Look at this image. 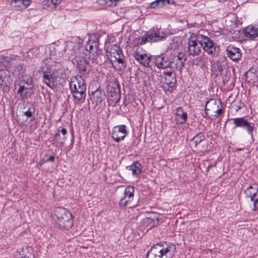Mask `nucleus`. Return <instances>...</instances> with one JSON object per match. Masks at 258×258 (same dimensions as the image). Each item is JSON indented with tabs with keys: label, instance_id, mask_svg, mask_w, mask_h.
<instances>
[{
	"label": "nucleus",
	"instance_id": "f704fd0d",
	"mask_svg": "<svg viewBox=\"0 0 258 258\" xmlns=\"http://www.w3.org/2000/svg\"><path fill=\"white\" fill-rule=\"evenodd\" d=\"M60 2L61 0H45L43 3L44 6H47L51 9H55Z\"/></svg>",
	"mask_w": 258,
	"mask_h": 258
},
{
	"label": "nucleus",
	"instance_id": "5701e85b",
	"mask_svg": "<svg viewBox=\"0 0 258 258\" xmlns=\"http://www.w3.org/2000/svg\"><path fill=\"white\" fill-rule=\"evenodd\" d=\"M134 57L144 67H149L150 58L147 54H140L138 51H135L134 53Z\"/></svg>",
	"mask_w": 258,
	"mask_h": 258
},
{
	"label": "nucleus",
	"instance_id": "c9c22d12",
	"mask_svg": "<svg viewBox=\"0 0 258 258\" xmlns=\"http://www.w3.org/2000/svg\"><path fill=\"white\" fill-rule=\"evenodd\" d=\"M137 44L139 45H143L145 44L147 42H150V38L149 34L147 32L144 35L137 38Z\"/></svg>",
	"mask_w": 258,
	"mask_h": 258
},
{
	"label": "nucleus",
	"instance_id": "864d4df0",
	"mask_svg": "<svg viewBox=\"0 0 258 258\" xmlns=\"http://www.w3.org/2000/svg\"><path fill=\"white\" fill-rule=\"evenodd\" d=\"M247 198H249L250 199V201L251 202H253L256 198L253 197H246Z\"/></svg>",
	"mask_w": 258,
	"mask_h": 258
},
{
	"label": "nucleus",
	"instance_id": "3c124183",
	"mask_svg": "<svg viewBox=\"0 0 258 258\" xmlns=\"http://www.w3.org/2000/svg\"><path fill=\"white\" fill-rule=\"evenodd\" d=\"M46 163V162L45 161V159L44 158V157H43L42 159H41L40 161H39V164L40 165H43L44 163Z\"/></svg>",
	"mask_w": 258,
	"mask_h": 258
},
{
	"label": "nucleus",
	"instance_id": "79ce46f5",
	"mask_svg": "<svg viewBox=\"0 0 258 258\" xmlns=\"http://www.w3.org/2000/svg\"><path fill=\"white\" fill-rule=\"evenodd\" d=\"M217 102L216 101V103ZM218 102H219V104L221 105V107H219V105H217L216 104V107H217L218 108L216 110H214V112L216 113V114L214 115L216 118L220 117L222 115V114H223V110L221 108V107H222L221 101L220 100H219L218 101Z\"/></svg>",
	"mask_w": 258,
	"mask_h": 258
},
{
	"label": "nucleus",
	"instance_id": "7c9ffc66",
	"mask_svg": "<svg viewBox=\"0 0 258 258\" xmlns=\"http://www.w3.org/2000/svg\"><path fill=\"white\" fill-rule=\"evenodd\" d=\"M170 0H156L150 4V7L153 9L161 8L169 5Z\"/></svg>",
	"mask_w": 258,
	"mask_h": 258
},
{
	"label": "nucleus",
	"instance_id": "a211bd4d",
	"mask_svg": "<svg viewBox=\"0 0 258 258\" xmlns=\"http://www.w3.org/2000/svg\"><path fill=\"white\" fill-rule=\"evenodd\" d=\"M227 56L232 60L236 61L241 58L242 53L239 48L230 45L226 49Z\"/></svg>",
	"mask_w": 258,
	"mask_h": 258
},
{
	"label": "nucleus",
	"instance_id": "7ed1b4c3",
	"mask_svg": "<svg viewBox=\"0 0 258 258\" xmlns=\"http://www.w3.org/2000/svg\"><path fill=\"white\" fill-rule=\"evenodd\" d=\"M85 47L82 40L76 37L71 41L66 42V47L64 49L66 55L69 59L74 60L79 56H86V53H84Z\"/></svg>",
	"mask_w": 258,
	"mask_h": 258
},
{
	"label": "nucleus",
	"instance_id": "393cba45",
	"mask_svg": "<svg viewBox=\"0 0 258 258\" xmlns=\"http://www.w3.org/2000/svg\"><path fill=\"white\" fill-rule=\"evenodd\" d=\"M30 0H12L11 5L17 10L25 9L30 4Z\"/></svg>",
	"mask_w": 258,
	"mask_h": 258
},
{
	"label": "nucleus",
	"instance_id": "cd10ccee",
	"mask_svg": "<svg viewBox=\"0 0 258 258\" xmlns=\"http://www.w3.org/2000/svg\"><path fill=\"white\" fill-rule=\"evenodd\" d=\"M10 76V72L2 62H0V81L5 83V79Z\"/></svg>",
	"mask_w": 258,
	"mask_h": 258
},
{
	"label": "nucleus",
	"instance_id": "603ef678",
	"mask_svg": "<svg viewBox=\"0 0 258 258\" xmlns=\"http://www.w3.org/2000/svg\"><path fill=\"white\" fill-rule=\"evenodd\" d=\"M217 70L219 72H222V66L220 65V64L218 65V67H217Z\"/></svg>",
	"mask_w": 258,
	"mask_h": 258
},
{
	"label": "nucleus",
	"instance_id": "a18cd8bd",
	"mask_svg": "<svg viewBox=\"0 0 258 258\" xmlns=\"http://www.w3.org/2000/svg\"><path fill=\"white\" fill-rule=\"evenodd\" d=\"M252 210L253 211H256L258 210V198H256L253 201V208Z\"/></svg>",
	"mask_w": 258,
	"mask_h": 258
},
{
	"label": "nucleus",
	"instance_id": "f8f14e48",
	"mask_svg": "<svg viewBox=\"0 0 258 258\" xmlns=\"http://www.w3.org/2000/svg\"><path fill=\"white\" fill-rule=\"evenodd\" d=\"M233 121L234 126L233 129L237 127H241L247 130L248 134L252 135V132L254 128V124L252 122H249L244 117H237L231 119Z\"/></svg>",
	"mask_w": 258,
	"mask_h": 258
},
{
	"label": "nucleus",
	"instance_id": "c03bdc74",
	"mask_svg": "<svg viewBox=\"0 0 258 258\" xmlns=\"http://www.w3.org/2000/svg\"><path fill=\"white\" fill-rule=\"evenodd\" d=\"M44 158L45 159V161L46 162H54L55 160L54 157L52 155L48 156L47 154H46L44 157Z\"/></svg>",
	"mask_w": 258,
	"mask_h": 258
},
{
	"label": "nucleus",
	"instance_id": "f3484780",
	"mask_svg": "<svg viewBox=\"0 0 258 258\" xmlns=\"http://www.w3.org/2000/svg\"><path fill=\"white\" fill-rule=\"evenodd\" d=\"M150 42H157L163 41L166 38V34L163 31H160L158 28H152L148 31Z\"/></svg>",
	"mask_w": 258,
	"mask_h": 258
},
{
	"label": "nucleus",
	"instance_id": "37998d69",
	"mask_svg": "<svg viewBox=\"0 0 258 258\" xmlns=\"http://www.w3.org/2000/svg\"><path fill=\"white\" fill-rule=\"evenodd\" d=\"M94 46L95 44L93 42H91V40H89L88 42L87 45L86 46V47H85V50H84V53H86V56L87 55V53L93 49L94 48Z\"/></svg>",
	"mask_w": 258,
	"mask_h": 258
},
{
	"label": "nucleus",
	"instance_id": "9d476101",
	"mask_svg": "<svg viewBox=\"0 0 258 258\" xmlns=\"http://www.w3.org/2000/svg\"><path fill=\"white\" fill-rule=\"evenodd\" d=\"M67 130L63 126H59L53 135L52 144L55 147H61L67 140Z\"/></svg>",
	"mask_w": 258,
	"mask_h": 258
},
{
	"label": "nucleus",
	"instance_id": "2f4dec72",
	"mask_svg": "<svg viewBox=\"0 0 258 258\" xmlns=\"http://www.w3.org/2000/svg\"><path fill=\"white\" fill-rule=\"evenodd\" d=\"M17 107L19 113H20L21 111L28 110V109L29 108H31L32 109L35 108L31 103L28 101H26L25 100L22 101V103H19Z\"/></svg>",
	"mask_w": 258,
	"mask_h": 258
},
{
	"label": "nucleus",
	"instance_id": "39448f33",
	"mask_svg": "<svg viewBox=\"0 0 258 258\" xmlns=\"http://www.w3.org/2000/svg\"><path fill=\"white\" fill-rule=\"evenodd\" d=\"M106 55L111 62H117L118 65L114 67L117 70H123L125 67V61L121 49L118 46L111 45L109 50L106 52Z\"/></svg>",
	"mask_w": 258,
	"mask_h": 258
},
{
	"label": "nucleus",
	"instance_id": "f03ea898",
	"mask_svg": "<svg viewBox=\"0 0 258 258\" xmlns=\"http://www.w3.org/2000/svg\"><path fill=\"white\" fill-rule=\"evenodd\" d=\"M69 86L74 99L83 102L86 96V86L82 76H77L72 77Z\"/></svg>",
	"mask_w": 258,
	"mask_h": 258
},
{
	"label": "nucleus",
	"instance_id": "b1692460",
	"mask_svg": "<svg viewBox=\"0 0 258 258\" xmlns=\"http://www.w3.org/2000/svg\"><path fill=\"white\" fill-rule=\"evenodd\" d=\"M33 88H29V87L19 88L17 92V94L20 96V99L22 101H24L30 97L33 93Z\"/></svg>",
	"mask_w": 258,
	"mask_h": 258
},
{
	"label": "nucleus",
	"instance_id": "5fc2aeb1",
	"mask_svg": "<svg viewBox=\"0 0 258 258\" xmlns=\"http://www.w3.org/2000/svg\"><path fill=\"white\" fill-rule=\"evenodd\" d=\"M73 139H72V144H71L72 146H73Z\"/></svg>",
	"mask_w": 258,
	"mask_h": 258
},
{
	"label": "nucleus",
	"instance_id": "c85d7f7f",
	"mask_svg": "<svg viewBox=\"0 0 258 258\" xmlns=\"http://www.w3.org/2000/svg\"><path fill=\"white\" fill-rule=\"evenodd\" d=\"M206 140V137L205 135V133L200 132L199 133L197 134L191 140L190 142H193L194 143V146L196 147L198 145H199L202 141H204Z\"/></svg>",
	"mask_w": 258,
	"mask_h": 258
},
{
	"label": "nucleus",
	"instance_id": "c756f323",
	"mask_svg": "<svg viewBox=\"0 0 258 258\" xmlns=\"http://www.w3.org/2000/svg\"><path fill=\"white\" fill-rule=\"evenodd\" d=\"M32 250L31 247L28 246H24L21 249L17 250L21 258H29L32 255Z\"/></svg>",
	"mask_w": 258,
	"mask_h": 258
},
{
	"label": "nucleus",
	"instance_id": "4468645a",
	"mask_svg": "<svg viewBox=\"0 0 258 258\" xmlns=\"http://www.w3.org/2000/svg\"><path fill=\"white\" fill-rule=\"evenodd\" d=\"M169 53H161L154 56V62L158 68L165 69L169 68Z\"/></svg>",
	"mask_w": 258,
	"mask_h": 258
},
{
	"label": "nucleus",
	"instance_id": "0eeeda50",
	"mask_svg": "<svg viewBox=\"0 0 258 258\" xmlns=\"http://www.w3.org/2000/svg\"><path fill=\"white\" fill-rule=\"evenodd\" d=\"M198 40L199 41L200 45L208 54L212 56L216 54L217 51V44L211 38L200 34L198 35Z\"/></svg>",
	"mask_w": 258,
	"mask_h": 258
},
{
	"label": "nucleus",
	"instance_id": "1a4fd4ad",
	"mask_svg": "<svg viewBox=\"0 0 258 258\" xmlns=\"http://www.w3.org/2000/svg\"><path fill=\"white\" fill-rule=\"evenodd\" d=\"M106 91L113 103H117L120 101V87L118 81H110L106 88Z\"/></svg>",
	"mask_w": 258,
	"mask_h": 258
},
{
	"label": "nucleus",
	"instance_id": "4be33fe9",
	"mask_svg": "<svg viewBox=\"0 0 258 258\" xmlns=\"http://www.w3.org/2000/svg\"><path fill=\"white\" fill-rule=\"evenodd\" d=\"M18 86L19 88L29 87L33 88V80L32 77L28 75L22 76L18 80Z\"/></svg>",
	"mask_w": 258,
	"mask_h": 258
},
{
	"label": "nucleus",
	"instance_id": "a878e982",
	"mask_svg": "<svg viewBox=\"0 0 258 258\" xmlns=\"http://www.w3.org/2000/svg\"><path fill=\"white\" fill-rule=\"evenodd\" d=\"M216 100L214 99H211L206 102L205 106V115H203L204 118H209L208 111L210 110H216Z\"/></svg>",
	"mask_w": 258,
	"mask_h": 258
},
{
	"label": "nucleus",
	"instance_id": "473e14b6",
	"mask_svg": "<svg viewBox=\"0 0 258 258\" xmlns=\"http://www.w3.org/2000/svg\"><path fill=\"white\" fill-rule=\"evenodd\" d=\"M123 196L128 198V199L134 200V188L132 186H127L125 187L123 192Z\"/></svg>",
	"mask_w": 258,
	"mask_h": 258
},
{
	"label": "nucleus",
	"instance_id": "8fccbe9b",
	"mask_svg": "<svg viewBox=\"0 0 258 258\" xmlns=\"http://www.w3.org/2000/svg\"><path fill=\"white\" fill-rule=\"evenodd\" d=\"M216 166V164H209L208 166V167H207V168H206V171L208 172L211 168L213 167L214 166Z\"/></svg>",
	"mask_w": 258,
	"mask_h": 258
},
{
	"label": "nucleus",
	"instance_id": "423d86ee",
	"mask_svg": "<svg viewBox=\"0 0 258 258\" xmlns=\"http://www.w3.org/2000/svg\"><path fill=\"white\" fill-rule=\"evenodd\" d=\"M42 81L51 89H55L63 81V78L58 71H43Z\"/></svg>",
	"mask_w": 258,
	"mask_h": 258
},
{
	"label": "nucleus",
	"instance_id": "9b49d317",
	"mask_svg": "<svg viewBox=\"0 0 258 258\" xmlns=\"http://www.w3.org/2000/svg\"><path fill=\"white\" fill-rule=\"evenodd\" d=\"M73 63L76 65V68L78 71L80 76H84L90 71V66L87 60L86 56L76 57L74 60H72Z\"/></svg>",
	"mask_w": 258,
	"mask_h": 258
},
{
	"label": "nucleus",
	"instance_id": "e433bc0d",
	"mask_svg": "<svg viewBox=\"0 0 258 258\" xmlns=\"http://www.w3.org/2000/svg\"><path fill=\"white\" fill-rule=\"evenodd\" d=\"M165 80L166 83L169 88H173L174 87L176 83V77L175 75L171 77H165Z\"/></svg>",
	"mask_w": 258,
	"mask_h": 258
},
{
	"label": "nucleus",
	"instance_id": "09e8293b",
	"mask_svg": "<svg viewBox=\"0 0 258 258\" xmlns=\"http://www.w3.org/2000/svg\"><path fill=\"white\" fill-rule=\"evenodd\" d=\"M163 74L165 75L166 77H171L174 75L171 71L164 72Z\"/></svg>",
	"mask_w": 258,
	"mask_h": 258
},
{
	"label": "nucleus",
	"instance_id": "de8ad7c7",
	"mask_svg": "<svg viewBox=\"0 0 258 258\" xmlns=\"http://www.w3.org/2000/svg\"><path fill=\"white\" fill-rule=\"evenodd\" d=\"M247 189H249L250 193H252L254 192V190H255V187L254 186V185L253 186L250 185L247 188Z\"/></svg>",
	"mask_w": 258,
	"mask_h": 258
},
{
	"label": "nucleus",
	"instance_id": "49530a36",
	"mask_svg": "<svg viewBox=\"0 0 258 258\" xmlns=\"http://www.w3.org/2000/svg\"><path fill=\"white\" fill-rule=\"evenodd\" d=\"M148 220L149 221H154V223L153 224V226H155L156 225H157L158 224V219L157 218L156 219H151V218H148Z\"/></svg>",
	"mask_w": 258,
	"mask_h": 258
},
{
	"label": "nucleus",
	"instance_id": "bb28decb",
	"mask_svg": "<svg viewBox=\"0 0 258 258\" xmlns=\"http://www.w3.org/2000/svg\"><path fill=\"white\" fill-rule=\"evenodd\" d=\"M127 169L132 171L134 175L140 174L142 172L141 165L138 161H136L130 166L126 167Z\"/></svg>",
	"mask_w": 258,
	"mask_h": 258
},
{
	"label": "nucleus",
	"instance_id": "a19ab883",
	"mask_svg": "<svg viewBox=\"0 0 258 258\" xmlns=\"http://www.w3.org/2000/svg\"><path fill=\"white\" fill-rule=\"evenodd\" d=\"M254 186H255V190H254V192L252 193L249 192V189H246L244 191V193L246 197H253L255 198H257V194L258 193V186L256 184H253Z\"/></svg>",
	"mask_w": 258,
	"mask_h": 258
},
{
	"label": "nucleus",
	"instance_id": "58836bf2",
	"mask_svg": "<svg viewBox=\"0 0 258 258\" xmlns=\"http://www.w3.org/2000/svg\"><path fill=\"white\" fill-rule=\"evenodd\" d=\"M133 200L131 199H128L127 198L124 197H122L119 202V206L122 208H125L127 206H128Z\"/></svg>",
	"mask_w": 258,
	"mask_h": 258
},
{
	"label": "nucleus",
	"instance_id": "dca6fc26",
	"mask_svg": "<svg viewBox=\"0 0 258 258\" xmlns=\"http://www.w3.org/2000/svg\"><path fill=\"white\" fill-rule=\"evenodd\" d=\"M35 109L29 108L28 110L21 111L19 114L17 115V120L19 124L21 126L26 125L28 118H31V121H33L34 118L33 117L35 113Z\"/></svg>",
	"mask_w": 258,
	"mask_h": 258
},
{
	"label": "nucleus",
	"instance_id": "f257e3e1",
	"mask_svg": "<svg viewBox=\"0 0 258 258\" xmlns=\"http://www.w3.org/2000/svg\"><path fill=\"white\" fill-rule=\"evenodd\" d=\"M176 249L172 243L156 244L153 246L147 254V258H172Z\"/></svg>",
	"mask_w": 258,
	"mask_h": 258
},
{
	"label": "nucleus",
	"instance_id": "4c0bfd02",
	"mask_svg": "<svg viewBox=\"0 0 258 258\" xmlns=\"http://www.w3.org/2000/svg\"><path fill=\"white\" fill-rule=\"evenodd\" d=\"M193 64L196 66L205 67L206 58L204 56H199L193 59Z\"/></svg>",
	"mask_w": 258,
	"mask_h": 258
},
{
	"label": "nucleus",
	"instance_id": "ea45409f",
	"mask_svg": "<svg viewBox=\"0 0 258 258\" xmlns=\"http://www.w3.org/2000/svg\"><path fill=\"white\" fill-rule=\"evenodd\" d=\"M95 44L94 48L90 50L88 53L89 57L92 59H96V57L98 55L97 53V50H98V46L96 42H94Z\"/></svg>",
	"mask_w": 258,
	"mask_h": 258
},
{
	"label": "nucleus",
	"instance_id": "2eb2a0df",
	"mask_svg": "<svg viewBox=\"0 0 258 258\" xmlns=\"http://www.w3.org/2000/svg\"><path fill=\"white\" fill-rule=\"evenodd\" d=\"M127 132L125 125H118L114 126L112 131L111 137L116 142L123 140Z\"/></svg>",
	"mask_w": 258,
	"mask_h": 258
},
{
	"label": "nucleus",
	"instance_id": "412c9836",
	"mask_svg": "<svg viewBox=\"0 0 258 258\" xmlns=\"http://www.w3.org/2000/svg\"><path fill=\"white\" fill-rule=\"evenodd\" d=\"M175 115L176 124H184L186 122L187 114L186 112L184 111L182 107H179L176 108Z\"/></svg>",
	"mask_w": 258,
	"mask_h": 258
},
{
	"label": "nucleus",
	"instance_id": "20e7f679",
	"mask_svg": "<svg viewBox=\"0 0 258 258\" xmlns=\"http://www.w3.org/2000/svg\"><path fill=\"white\" fill-rule=\"evenodd\" d=\"M54 216L56 218L59 229L69 230L73 226L74 223L72 215L66 209L62 207L55 208Z\"/></svg>",
	"mask_w": 258,
	"mask_h": 258
},
{
	"label": "nucleus",
	"instance_id": "6ab92c4d",
	"mask_svg": "<svg viewBox=\"0 0 258 258\" xmlns=\"http://www.w3.org/2000/svg\"><path fill=\"white\" fill-rule=\"evenodd\" d=\"M244 36L254 41H258V25H249L243 30Z\"/></svg>",
	"mask_w": 258,
	"mask_h": 258
},
{
	"label": "nucleus",
	"instance_id": "ddd939ff",
	"mask_svg": "<svg viewBox=\"0 0 258 258\" xmlns=\"http://www.w3.org/2000/svg\"><path fill=\"white\" fill-rule=\"evenodd\" d=\"M198 35L196 37L191 36L188 39L187 52L189 55L195 56L200 54L201 51V46H199Z\"/></svg>",
	"mask_w": 258,
	"mask_h": 258
},
{
	"label": "nucleus",
	"instance_id": "aec40b11",
	"mask_svg": "<svg viewBox=\"0 0 258 258\" xmlns=\"http://www.w3.org/2000/svg\"><path fill=\"white\" fill-rule=\"evenodd\" d=\"M90 98L92 102L97 105L105 99V93L102 89L99 87L90 94Z\"/></svg>",
	"mask_w": 258,
	"mask_h": 258
},
{
	"label": "nucleus",
	"instance_id": "6e6552de",
	"mask_svg": "<svg viewBox=\"0 0 258 258\" xmlns=\"http://www.w3.org/2000/svg\"><path fill=\"white\" fill-rule=\"evenodd\" d=\"M169 68L180 71L184 66L186 60L185 54L183 52H179L177 54L171 52L169 53Z\"/></svg>",
	"mask_w": 258,
	"mask_h": 258
},
{
	"label": "nucleus",
	"instance_id": "72a5a7b5",
	"mask_svg": "<svg viewBox=\"0 0 258 258\" xmlns=\"http://www.w3.org/2000/svg\"><path fill=\"white\" fill-rule=\"evenodd\" d=\"M119 0H97V3L101 7L115 6Z\"/></svg>",
	"mask_w": 258,
	"mask_h": 258
}]
</instances>
